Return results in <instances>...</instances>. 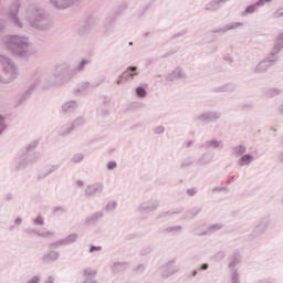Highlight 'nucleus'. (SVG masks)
<instances>
[{"instance_id":"obj_1","label":"nucleus","mask_w":283,"mask_h":283,"mask_svg":"<svg viewBox=\"0 0 283 283\" xmlns=\"http://www.w3.org/2000/svg\"><path fill=\"white\" fill-rule=\"evenodd\" d=\"M91 61L87 59L82 60L76 67L72 66L70 62H61L55 65L51 76L38 75L33 78L32 84L28 87L24 94L20 97V103L25 98H30L33 90H50V87H63L71 83L81 72H85V66L90 65Z\"/></svg>"},{"instance_id":"obj_2","label":"nucleus","mask_w":283,"mask_h":283,"mask_svg":"<svg viewBox=\"0 0 283 283\" xmlns=\"http://www.w3.org/2000/svg\"><path fill=\"white\" fill-rule=\"evenodd\" d=\"M6 48L18 59H28L34 54L32 44L25 36L10 35L4 42Z\"/></svg>"},{"instance_id":"obj_3","label":"nucleus","mask_w":283,"mask_h":283,"mask_svg":"<svg viewBox=\"0 0 283 283\" xmlns=\"http://www.w3.org/2000/svg\"><path fill=\"white\" fill-rule=\"evenodd\" d=\"M28 21L31 28L35 30H50L52 28V19L43 9L33 7L29 10Z\"/></svg>"},{"instance_id":"obj_4","label":"nucleus","mask_w":283,"mask_h":283,"mask_svg":"<svg viewBox=\"0 0 283 283\" xmlns=\"http://www.w3.org/2000/svg\"><path fill=\"white\" fill-rule=\"evenodd\" d=\"M39 143L36 140L29 143L22 150V154L14 158V171H21V169H25L32 163V151L36 149Z\"/></svg>"},{"instance_id":"obj_5","label":"nucleus","mask_w":283,"mask_h":283,"mask_svg":"<svg viewBox=\"0 0 283 283\" xmlns=\"http://www.w3.org/2000/svg\"><path fill=\"white\" fill-rule=\"evenodd\" d=\"M0 63L4 65V70L0 72V83H12L17 78V65L6 55H0Z\"/></svg>"},{"instance_id":"obj_6","label":"nucleus","mask_w":283,"mask_h":283,"mask_svg":"<svg viewBox=\"0 0 283 283\" xmlns=\"http://www.w3.org/2000/svg\"><path fill=\"white\" fill-rule=\"evenodd\" d=\"M220 118H222V113L218 111L206 112L195 117L199 123H213L216 120H220Z\"/></svg>"},{"instance_id":"obj_7","label":"nucleus","mask_w":283,"mask_h":283,"mask_svg":"<svg viewBox=\"0 0 283 283\" xmlns=\"http://www.w3.org/2000/svg\"><path fill=\"white\" fill-rule=\"evenodd\" d=\"M103 189H105V185H103V182H95L93 185H88L84 190V196H86V198H94L95 196H98V193H101Z\"/></svg>"},{"instance_id":"obj_8","label":"nucleus","mask_w":283,"mask_h":283,"mask_svg":"<svg viewBox=\"0 0 283 283\" xmlns=\"http://www.w3.org/2000/svg\"><path fill=\"white\" fill-rule=\"evenodd\" d=\"M165 78L170 83H172L174 81H185V78H187V73L185 72V70H182V67L177 66L172 72L167 73L165 75Z\"/></svg>"},{"instance_id":"obj_9","label":"nucleus","mask_w":283,"mask_h":283,"mask_svg":"<svg viewBox=\"0 0 283 283\" xmlns=\"http://www.w3.org/2000/svg\"><path fill=\"white\" fill-rule=\"evenodd\" d=\"M158 207H160V202L156 199H150L142 202L138 207V211H140V213H151V211H156Z\"/></svg>"},{"instance_id":"obj_10","label":"nucleus","mask_w":283,"mask_h":283,"mask_svg":"<svg viewBox=\"0 0 283 283\" xmlns=\"http://www.w3.org/2000/svg\"><path fill=\"white\" fill-rule=\"evenodd\" d=\"M178 271H180V268L176 265V261H169L161 266V277H170V275L178 273Z\"/></svg>"},{"instance_id":"obj_11","label":"nucleus","mask_w":283,"mask_h":283,"mask_svg":"<svg viewBox=\"0 0 283 283\" xmlns=\"http://www.w3.org/2000/svg\"><path fill=\"white\" fill-rule=\"evenodd\" d=\"M244 23L242 22H231L223 27L212 30V34H227V32L231 30H238V28H242Z\"/></svg>"},{"instance_id":"obj_12","label":"nucleus","mask_w":283,"mask_h":283,"mask_svg":"<svg viewBox=\"0 0 283 283\" xmlns=\"http://www.w3.org/2000/svg\"><path fill=\"white\" fill-rule=\"evenodd\" d=\"M282 50H283V44H281L277 40H275L274 46L270 51V55L266 57V60L272 61L273 64L277 63V61H280V56L277 54H280V51Z\"/></svg>"},{"instance_id":"obj_13","label":"nucleus","mask_w":283,"mask_h":283,"mask_svg":"<svg viewBox=\"0 0 283 283\" xmlns=\"http://www.w3.org/2000/svg\"><path fill=\"white\" fill-rule=\"evenodd\" d=\"M50 3L55 10H67V8H72L76 3V0H50Z\"/></svg>"},{"instance_id":"obj_14","label":"nucleus","mask_w":283,"mask_h":283,"mask_svg":"<svg viewBox=\"0 0 283 283\" xmlns=\"http://www.w3.org/2000/svg\"><path fill=\"white\" fill-rule=\"evenodd\" d=\"M103 84V81L90 83V82H82L80 83L78 87L75 92H80L81 94H85L87 90H94V87H99Z\"/></svg>"},{"instance_id":"obj_15","label":"nucleus","mask_w":283,"mask_h":283,"mask_svg":"<svg viewBox=\"0 0 283 283\" xmlns=\"http://www.w3.org/2000/svg\"><path fill=\"white\" fill-rule=\"evenodd\" d=\"M201 149H224V143L218 139H210L201 145Z\"/></svg>"},{"instance_id":"obj_16","label":"nucleus","mask_w":283,"mask_h":283,"mask_svg":"<svg viewBox=\"0 0 283 283\" xmlns=\"http://www.w3.org/2000/svg\"><path fill=\"white\" fill-rule=\"evenodd\" d=\"M273 62L271 60H268L266 57L262 61H260L255 69L254 72L255 74H264L269 70V67H272Z\"/></svg>"},{"instance_id":"obj_17","label":"nucleus","mask_w":283,"mask_h":283,"mask_svg":"<svg viewBox=\"0 0 283 283\" xmlns=\"http://www.w3.org/2000/svg\"><path fill=\"white\" fill-rule=\"evenodd\" d=\"M61 258V253L57 251L51 250L42 256L43 264H52V262H56Z\"/></svg>"},{"instance_id":"obj_18","label":"nucleus","mask_w":283,"mask_h":283,"mask_svg":"<svg viewBox=\"0 0 283 283\" xmlns=\"http://www.w3.org/2000/svg\"><path fill=\"white\" fill-rule=\"evenodd\" d=\"M104 216H105V214L103 213V211H96V212H94V213L88 214V216L84 219L83 223H84L85 226H88V224H96V222H98V220L103 219Z\"/></svg>"},{"instance_id":"obj_19","label":"nucleus","mask_w":283,"mask_h":283,"mask_svg":"<svg viewBox=\"0 0 283 283\" xmlns=\"http://www.w3.org/2000/svg\"><path fill=\"white\" fill-rule=\"evenodd\" d=\"M266 227H268L266 220L264 219L258 220L254 224V230H253L254 238H258V235H262V233L266 231Z\"/></svg>"},{"instance_id":"obj_20","label":"nucleus","mask_w":283,"mask_h":283,"mask_svg":"<svg viewBox=\"0 0 283 283\" xmlns=\"http://www.w3.org/2000/svg\"><path fill=\"white\" fill-rule=\"evenodd\" d=\"M73 132H74V125H72L69 122L56 129V135L62 136L64 138L65 136H70V134H72Z\"/></svg>"},{"instance_id":"obj_21","label":"nucleus","mask_w":283,"mask_h":283,"mask_svg":"<svg viewBox=\"0 0 283 283\" xmlns=\"http://www.w3.org/2000/svg\"><path fill=\"white\" fill-rule=\"evenodd\" d=\"M227 1L229 0H212L206 4L205 10L207 12H216L217 10H220L222 3H227Z\"/></svg>"},{"instance_id":"obj_22","label":"nucleus","mask_w":283,"mask_h":283,"mask_svg":"<svg viewBox=\"0 0 283 283\" xmlns=\"http://www.w3.org/2000/svg\"><path fill=\"white\" fill-rule=\"evenodd\" d=\"M211 160H213V155L211 153H205L199 159H197V167H205L206 165H210Z\"/></svg>"},{"instance_id":"obj_23","label":"nucleus","mask_w":283,"mask_h":283,"mask_svg":"<svg viewBox=\"0 0 283 283\" xmlns=\"http://www.w3.org/2000/svg\"><path fill=\"white\" fill-rule=\"evenodd\" d=\"M127 266H129L127 262H115L111 265V271L113 273H124V271H127Z\"/></svg>"},{"instance_id":"obj_24","label":"nucleus","mask_w":283,"mask_h":283,"mask_svg":"<svg viewBox=\"0 0 283 283\" xmlns=\"http://www.w3.org/2000/svg\"><path fill=\"white\" fill-rule=\"evenodd\" d=\"M136 70H138V67L129 66L126 71L123 72L122 78H124V81H134V77L136 76Z\"/></svg>"},{"instance_id":"obj_25","label":"nucleus","mask_w":283,"mask_h":283,"mask_svg":"<svg viewBox=\"0 0 283 283\" xmlns=\"http://www.w3.org/2000/svg\"><path fill=\"white\" fill-rule=\"evenodd\" d=\"M109 103L107 101L103 102L102 105L97 108V116L101 118H107L109 116Z\"/></svg>"},{"instance_id":"obj_26","label":"nucleus","mask_w":283,"mask_h":283,"mask_svg":"<svg viewBox=\"0 0 283 283\" xmlns=\"http://www.w3.org/2000/svg\"><path fill=\"white\" fill-rule=\"evenodd\" d=\"M78 107V102L76 101H70L66 102L63 106H62V112L64 114H70L72 112H74V109H76Z\"/></svg>"},{"instance_id":"obj_27","label":"nucleus","mask_w":283,"mask_h":283,"mask_svg":"<svg viewBox=\"0 0 283 283\" xmlns=\"http://www.w3.org/2000/svg\"><path fill=\"white\" fill-rule=\"evenodd\" d=\"M61 166L59 165H51V166H48L44 171H42L40 175H39V178L40 179H43V178H48V176H50V174H54V171H59Z\"/></svg>"},{"instance_id":"obj_28","label":"nucleus","mask_w":283,"mask_h":283,"mask_svg":"<svg viewBox=\"0 0 283 283\" xmlns=\"http://www.w3.org/2000/svg\"><path fill=\"white\" fill-rule=\"evenodd\" d=\"M253 163V155L247 154L241 156V158L238 161L239 167H247Z\"/></svg>"},{"instance_id":"obj_29","label":"nucleus","mask_w":283,"mask_h":283,"mask_svg":"<svg viewBox=\"0 0 283 283\" xmlns=\"http://www.w3.org/2000/svg\"><path fill=\"white\" fill-rule=\"evenodd\" d=\"M222 229V223H214L210 226L207 231L197 233V235H210V233H216V231H220Z\"/></svg>"},{"instance_id":"obj_30","label":"nucleus","mask_w":283,"mask_h":283,"mask_svg":"<svg viewBox=\"0 0 283 283\" xmlns=\"http://www.w3.org/2000/svg\"><path fill=\"white\" fill-rule=\"evenodd\" d=\"M232 154L233 156H235V158H240V156H244V154H247V146L238 145L232 147Z\"/></svg>"},{"instance_id":"obj_31","label":"nucleus","mask_w":283,"mask_h":283,"mask_svg":"<svg viewBox=\"0 0 283 283\" xmlns=\"http://www.w3.org/2000/svg\"><path fill=\"white\" fill-rule=\"evenodd\" d=\"M17 14H19V6H15V11L14 12L11 11L9 13V17L13 21V23L17 25V28H23V24L21 23Z\"/></svg>"},{"instance_id":"obj_32","label":"nucleus","mask_w":283,"mask_h":283,"mask_svg":"<svg viewBox=\"0 0 283 283\" xmlns=\"http://www.w3.org/2000/svg\"><path fill=\"white\" fill-rule=\"evenodd\" d=\"M117 207H118V202H116V200H111L105 205V207L103 208V211H105L106 213H109L112 211H116Z\"/></svg>"},{"instance_id":"obj_33","label":"nucleus","mask_w":283,"mask_h":283,"mask_svg":"<svg viewBox=\"0 0 283 283\" xmlns=\"http://www.w3.org/2000/svg\"><path fill=\"white\" fill-rule=\"evenodd\" d=\"M178 213H182V208L164 211L159 213L158 218H167L168 216H178Z\"/></svg>"},{"instance_id":"obj_34","label":"nucleus","mask_w":283,"mask_h":283,"mask_svg":"<svg viewBox=\"0 0 283 283\" xmlns=\"http://www.w3.org/2000/svg\"><path fill=\"white\" fill-rule=\"evenodd\" d=\"M76 240H78V233L69 234L66 238L62 239L64 247H67V244H74Z\"/></svg>"},{"instance_id":"obj_35","label":"nucleus","mask_w":283,"mask_h":283,"mask_svg":"<svg viewBox=\"0 0 283 283\" xmlns=\"http://www.w3.org/2000/svg\"><path fill=\"white\" fill-rule=\"evenodd\" d=\"M181 231H182V227L171 226V227L165 228L163 230V233H166L167 235H169V233H180Z\"/></svg>"},{"instance_id":"obj_36","label":"nucleus","mask_w":283,"mask_h":283,"mask_svg":"<svg viewBox=\"0 0 283 283\" xmlns=\"http://www.w3.org/2000/svg\"><path fill=\"white\" fill-rule=\"evenodd\" d=\"M193 163H196L193 157L185 158L180 164V169H187V167H193Z\"/></svg>"},{"instance_id":"obj_37","label":"nucleus","mask_w":283,"mask_h":283,"mask_svg":"<svg viewBox=\"0 0 283 283\" xmlns=\"http://www.w3.org/2000/svg\"><path fill=\"white\" fill-rule=\"evenodd\" d=\"M84 158L85 155L83 153H76L72 156L71 163H73L74 165H78V163H83Z\"/></svg>"},{"instance_id":"obj_38","label":"nucleus","mask_w":283,"mask_h":283,"mask_svg":"<svg viewBox=\"0 0 283 283\" xmlns=\"http://www.w3.org/2000/svg\"><path fill=\"white\" fill-rule=\"evenodd\" d=\"M233 90H235V85L228 83L223 86L216 88L214 92H233Z\"/></svg>"},{"instance_id":"obj_39","label":"nucleus","mask_w":283,"mask_h":283,"mask_svg":"<svg viewBox=\"0 0 283 283\" xmlns=\"http://www.w3.org/2000/svg\"><path fill=\"white\" fill-rule=\"evenodd\" d=\"M135 96H137V98H145L147 96V90L143 86H137L135 88Z\"/></svg>"},{"instance_id":"obj_40","label":"nucleus","mask_w":283,"mask_h":283,"mask_svg":"<svg viewBox=\"0 0 283 283\" xmlns=\"http://www.w3.org/2000/svg\"><path fill=\"white\" fill-rule=\"evenodd\" d=\"M256 8H260V4H258V2H255L254 4H250L245 8L244 12L242 13V17H244V14H253V12H255Z\"/></svg>"},{"instance_id":"obj_41","label":"nucleus","mask_w":283,"mask_h":283,"mask_svg":"<svg viewBox=\"0 0 283 283\" xmlns=\"http://www.w3.org/2000/svg\"><path fill=\"white\" fill-rule=\"evenodd\" d=\"M73 125V129H76V127H83L85 125V118L77 117L74 122H69Z\"/></svg>"},{"instance_id":"obj_42","label":"nucleus","mask_w":283,"mask_h":283,"mask_svg":"<svg viewBox=\"0 0 283 283\" xmlns=\"http://www.w3.org/2000/svg\"><path fill=\"white\" fill-rule=\"evenodd\" d=\"M96 270L92 268H86L83 270L84 277H96Z\"/></svg>"},{"instance_id":"obj_43","label":"nucleus","mask_w":283,"mask_h":283,"mask_svg":"<svg viewBox=\"0 0 283 283\" xmlns=\"http://www.w3.org/2000/svg\"><path fill=\"white\" fill-rule=\"evenodd\" d=\"M265 94L270 98H273V96H280L282 91L280 88H269Z\"/></svg>"},{"instance_id":"obj_44","label":"nucleus","mask_w":283,"mask_h":283,"mask_svg":"<svg viewBox=\"0 0 283 283\" xmlns=\"http://www.w3.org/2000/svg\"><path fill=\"white\" fill-rule=\"evenodd\" d=\"M240 262H242V260H240V256H234L230 263H229V269H231V271H235V268L238 266V264H240Z\"/></svg>"},{"instance_id":"obj_45","label":"nucleus","mask_w":283,"mask_h":283,"mask_svg":"<svg viewBox=\"0 0 283 283\" xmlns=\"http://www.w3.org/2000/svg\"><path fill=\"white\" fill-rule=\"evenodd\" d=\"M230 280H231V283H240V273H238V270L231 271Z\"/></svg>"},{"instance_id":"obj_46","label":"nucleus","mask_w":283,"mask_h":283,"mask_svg":"<svg viewBox=\"0 0 283 283\" xmlns=\"http://www.w3.org/2000/svg\"><path fill=\"white\" fill-rule=\"evenodd\" d=\"M65 207H63V206H56V207H54L53 209H52V213L54 214V216H63V213H65Z\"/></svg>"},{"instance_id":"obj_47","label":"nucleus","mask_w":283,"mask_h":283,"mask_svg":"<svg viewBox=\"0 0 283 283\" xmlns=\"http://www.w3.org/2000/svg\"><path fill=\"white\" fill-rule=\"evenodd\" d=\"M151 251H153L151 247H146L140 250L139 255H142V258H145V256L149 255L151 253Z\"/></svg>"},{"instance_id":"obj_48","label":"nucleus","mask_w":283,"mask_h":283,"mask_svg":"<svg viewBox=\"0 0 283 283\" xmlns=\"http://www.w3.org/2000/svg\"><path fill=\"white\" fill-rule=\"evenodd\" d=\"M7 125H6V117H3L2 115H0V136L1 134H3L4 129H7Z\"/></svg>"},{"instance_id":"obj_49","label":"nucleus","mask_w":283,"mask_h":283,"mask_svg":"<svg viewBox=\"0 0 283 283\" xmlns=\"http://www.w3.org/2000/svg\"><path fill=\"white\" fill-rule=\"evenodd\" d=\"M33 224H35V227H43V224H45V221L43 220V218L41 216H38L33 220Z\"/></svg>"},{"instance_id":"obj_50","label":"nucleus","mask_w":283,"mask_h":283,"mask_svg":"<svg viewBox=\"0 0 283 283\" xmlns=\"http://www.w3.org/2000/svg\"><path fill=\"white\" fill-rule=\"evenodd\" d=\"M50 247H52V249H59V247H65V243L63 242V239H62L51 243Z\"/></svg>"},{"instance_id":"obj_51","label":"nucleus","mask_w":283,"mask_h":283,"mask_svg":"<svg viewBox=\"0 0 283 283\" xmlns=\"http://www.w3.org/2000/svg\"><path fill=\"white\" fill-rule=\"evenodd\" d=\"M36 235H39V238H48V237L54 235V232H50V231L41 232V231H38Z\"/></svg>"},{"instance_id":"obj_52","label":"nucleus","mask_w":283,"mask_h":283,"mask_svg":"<svg viewBox=\"0 0 283 283\" xmlns=\"http://www.w3.org/2000/svg\"><path fill=\"white\" fill-rule=\"evenodd\" d=\"M145 269H146L145 264H139V265L135 266V268L133 269V271H134L135 273H144V272H145Z\"/></svg>"},{"instance_id":"obj_53","label":"nucleus","mask_w":283,"mask_h":283,"mask_svg":"<svg viewBox=\"0 0 283 283\" xmlns=\"http://www.w3.org/2000/svg\"><path fill=\"white\" fill-rule=\"evenodd\" d=\"M116 167H118V164H116V161H109L107 165H106V169L108 171H112L114 169H116Z\"/></svg>"},{"instance_id":"obj_54","label":"nucleus","mask_w":283,"mask_h":283,"mask_svg":"<svg viewBox=\"0 0 283 283\" xmlns=\"http://www.w3.org/2000/svg\"><path fill=\"white\" fill-rule=\"evenodd\" d=\"M24 233H27L28 235H34V234L36 235V233H39V231L34 228H27L24 230Z\"/></svg>"},{"instance_id":"obj_55","label":"nucleus","mask_w":283,"mask_h":283,"mask_svg":"<svg viewBox=\"0 0 283 283\" xmlns=\"http://www.w3.org/2000/svg\"><path fill=\"white\" fill-rule=\"evenodd\" d=\"M283 17V11L282 9H279L276 10L274 13H273V19H282Z\"/></svg>"},{"instance_id":"obj_56","label":"nucleus","mask_w":283,"mask_h":283,"mask_svg":"<svg viewBox=\"0 0 283 283\" xmlns=\"http://www.w3.org/2000/svg\"><path fill=\"white\" fill-rule=\"evenodd\" d=\"M94 251H103V247L101 245H91L90 247V253H94Z\"/></svg>"},{"instance_id":"obj_57","label":"nucleus","mask_w":283,"mask_h":283,"mask_svg":"<svg viewBox=\"0 0 283 283\" xmlns=\"http://www.w3.org/2000/svg\"><path fill=\"white\" fill-rule=\"evenodd\" d=\"M82 283H98V281L94 276H88Z\"/></svg>"},{"instance_id":"obj_58","label":"nucleus","mask_w":283,"mask_h":283,"mask_svg":"<svg viewBox=\"0 0 283 283\" xmlns=\"http://www.w3.org/2000/svg\"><path fill=\"white\" fill-rule=\"evenodd\" d=\"M154 134H165V127L164 126H157L154 129Z\"/></svg>"},{"instance_id":"obj_59","label":"nucleus","mask_w":283,"mask_h":283,"mask_svg":"<svg viewBox=\"0 0 283 283\" xmlns=\"http://www.w3.org/2000/svg\"><path fill=\"white\" fill-rule=\"evenodd\" d=\"M223 61H226V63H229V65H231V63H233V57H231L230 54H226L223 55Z\"/></svg>"},{"instance_id":"obj_60","label":"nucleus","mask_w":283,"mask_h":283,"mask_svg":"<svg viewBox=\"0 0 283 283\" xmlns=\"http://www.w3.org/2000/svg\"><path fill=\"white\" fill-rule=\"evenodd\" d=\"M41 282V276L35 275L32 279H30L27 283H39Z\"/></svg>"},{"instance_id":"obj_61","label":"nucleus","mask_w":283,"mask_h":283,"mask_svg":"<svg viewBox=\"0 0 283 283\" xmlns=\"http://www.w3.org/2000/svg\"><path fill=\"white\" fill-rule=\"evenodd\" d=\"M186 193H188V196H195L196 193H198V189L189 188L186 190Z\"/></svg>"},{"instance_id":"obj_62","label":"nucleus","mask_w":283,"mask_h":283,"mask_svg":"<svg viewBox=\"0 0 283 283\" xmlns=\"http://www.w3.org/2000/svg\"><path fill=\"white\" fill-rule=\"evenodd\" d=\"M202 211V208H193L190 213L192 217L198 216Z\"/></svg>"},{"instance_id":"obj_63","label":"nucleus","mask_w":283,"mask_h":283,"mask_svg":"<svg viewBox=\"0 0 283 283\" xmlns=\"http://www.w3.org/2000/svg\"><path fill=\"white\" fill-rule=\"evenodd\" d=\"M271 1H273V0H258L256 6L262 7V6H264V3H271Z\"/></svg>"},{"instance_id":"obj_64","label":"nucleus","mask_w":283,"mask_h":283,"mask_svg":"<svg viewBox=\"0 0 283 283\" xmlns=\"http://www.w3.org/2000/svg\"><path fill=\"white\" fill-rule=\"evenodd\" d=\"M209 264L208 263H202L199 268V271H208Z\"/></svg>"}]
</instances>
